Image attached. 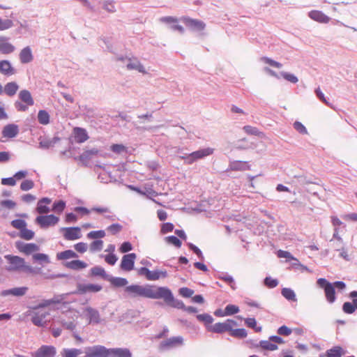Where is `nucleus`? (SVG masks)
Segmentation results:
<instances>
[{"label":"nucleus","mask_w":357,"mask_h":357,"mask_svg":"<svg viewBox=\"0 0 357 357\" xmlns=\"http://www.w3.org/2000/svg\"><path fill=\"white\" fill-rule=\"evenodd\" d=\"M124 292L126 296L130 298L141 297L151 299H160V297H165V298H167L169 296L165 289L151 284H130L125 287Z\"/></svg>","instance_id":"nucleus-1"},{"label":"nucleus","mask_w":357,"mask_h":357,"mask_svg":"<svg viewBox=\"0 0 357 357\" xmlns=\"http://www.w3.org/2000/svg\"><path fill=\"white\" fill-rule=\"evenodd\" d=\"M6 258L10 264V266L7 268V270L9 271H22L32 274H39L41 273L40 268H36L26 265L24 259L20 257L7 255Z\"/></svg>","instance_id":"nucleus-2"},{"label":"nucleus","mask_w":357,"mask_h":357,"mask_svg":"<svg viewBox=\"0 0 357 357\" xmlns=\"http://www.w3.org/2000/svg\"><path fill=\"white\" fill-rule=\"evenodd\" d=\"M18 100L14 102L15 108L18 112H26L29 107L34 105V100L29 90H21L18 93Z\"/></svg>","instance_id":"nucleus-3"},{"label":"nucleus","mask_w":357,"mask_h":357,"mask_svg":"<svg viewBox=\"0 0 357 357\" xmlns=\"http://www.w3.org/2000/svg\"><path fill=\"white\" fill-rule=\"evenodd\" d=\"M183 344L184 339L182 336H173L160 342L158 345V349L161 351H169L182 347Z\"/></svg>","instance_id":"nucleus-4"},{"label":"nucleus","mask_w":357,"mask_h":357,"mask_svg":"<svg viewBox=\"0 0 357 357\" xmlns=\"http://www.w3.org/2000/svg\"><path fill=\"white\" fill-rule=\"evenodd\" d=\"M50 313L46 311L39 310H29V315L31 316V321L36 326L38 327H46L47 321L45 319L48 316Z\"/></svg>","instance_id":"nucleus-5"},{"label":"nucleus","mask_w":357,"mask_h":357,"mask_svg":"<svg viewBox=\"0 0 357 357\" xmlns=\"http://www.w3.org/2000/svg\"><path fill=\"white\" fill-rule=\"evenodd\" d=\"M109 349L102 345H94L85 349L84 357H109Z\"/></svg>","instance_id":"nucleus-6"},{"label":"nucleus","mask_w":357,"mask_h":357,"mask_svg":"<svg viewBox=\"0 0 357 357\" xmlns=\"http://www.w3.org/2000/svg\"><path fill=\"white\" fill-rule=\"evenodd\" d=\"M70 294V293L56 295L51 299L43 300L41 303H40L37 305L31 307V310H39L40 308L47 307L52 304H60V303L65 304L66 302L64 301L66 298L67 296L69 295Z\"/></svg>","instance_id":"nucleus-7"},{"label":"nucleus","mask_w":357,"mask_h":357,"mask_svg":"<svg viewBox=\"0 0 357 357\" xmlns=\"http://www.w3.org/2000/svg\"><path fill=\"white\" fill-rule=\"evenodd\" d=\"M59 221V218L53 215H39L36 218V222L43 229L48 228L49 227L54 226Z\"/></svg>","instance_id":"nucleus-8"},{"label":"nucleus","mask_w":357,"mask_h":357,"mask_svg":"<svg viewBox=\"0 0 357 357\" xmlns=\"http://www.w3.org/2000/svg\"><path fill=\"white\" fill-rule=\"evenodd\" d=\"M181 20L185 24L187 27L193 31H203L206 27V24L203 21L197 19H192L188 16L182 17Z\"/></svg>","instance_id":"nucleus-9"},{"label":"nucleus","mask_w":357,"mask_h":357,"mask_svg":"<svg viewBox=\"0 0 357 357\" xmlns=\"http://www.w3.org/2000/svg\"><path fill=\"white\" fill-rule=\"evenodd\" d=\"M231 326H237V323L233 319H228L223 323H215L211 327V331L215 333H222L226 331L229 332Z\"/></svg>","instance_id":"nucleus-10"},{"label":"nucleus","mask_w":357,"mask_h":357,"mask_svg":"<svg viewBox=\"0 0 357 357\" xmlns=\"http://www.w3.org/2000/svg\"><path fill=\"white\" fill-rule=\"evenodd\" d=\"M136 258L137 255L135 253L124 255L121 259L120 268L127 272L132 271L134 268Z\"/></svg>","instance_id":"nucleus-11"},{"label":"nucleus","mask_w":357,"mask_h":357,"mask_svg":"<svg viewBox=\"0 0 357 357\" xmlns=\"http://www.w3.org/2000/svg\"><path fill=\"white\" fill-rule=\"evenodd\" d=\"M84 313L89 324H99L101 322L100 314L98 310L88 306L84 309Z\"/></svg>","instance_id":"nucleus-12"},{"label":"nucleus","mask_w":357,"mask_h":357,"mask_svg":"<svg viewBox=\"0 0 357 357\" xmlns=\"http://www.w3.org/2000/svg\"><path fill=\"white\" fill-rule=\"evenodd\" d=\"M167 291V294L169 295L168 298H165V297H160V299H163L165 303L168 305H170L173 307L177 309H181L184 310L185 305L183 301L180 300L175 299L172 291L167 287H162Z\"/></svg>","instance_id":"nucleus-13"},{"label":"nucleus","mask_w":357,"mask_h":357,"mask_svg":"<svg viewBox=\"0 0 357 357\" xmlns=\"http://www.w3.org/2000/svg\"><path fill=\"white\" fill-rule=\"evenodd\" d=\"M55 355L56 349L54 346L43 345L32 354V357H54Z\"/></svg>","instance_id":"nucleus-14"},{"label":"nucleus","mask_w":357,"mask_h":357,"mask_svg":"<svg viewBox=\"0 0 357 357\" xmlns=\"http://www.w3.org/2000/svg\"><path fill=\"white\" fill-rule=\"evenodd\" d=\"M65 232L63 237L68 241H74L82 237L81 229L79 227H70L61 228Z\"/></svg>","instance_id":"nucleus-15"},{"label":"nucleus","mask_w":357,"mask_h":357,"mask_svg":"<svg viewBox=\"0 0 357 357\" xmlns=\"http://www.w3.org/2000/svg\"><path fill=\"white\" fill-rule=\"evenodd\" d=\"M96 155L103 156L102 153H100L98 149L93 148L90 150H86L84 151L79 156V160L82 163L84 166L89 167V160Z\"/></svg>","instance_id":"nucleus-16"},{"label":"nucleus","mask_w":357,"mask_h":357,"mask_svg":"<svg viewBox=\"0 0 357 357\" xmlns=\"http://www.w3.org/2000/svg\"><path fill=\"white\" fill-rule=\"evenodd\" d=\"M214 149L212 148H204L190 153V162L193 164L198 160L202 159L205 157L211 155L213 153Z\"/></svg>","instance_id":"nucleus-17"},{"label":"nucleus","mask_w":357,"mask_h":357,"mask_svg":"<svg viewBox=\"0 0 357 357\" xmlns=\"http://www.w3.org/2000/svg\"><path fill=\"white\" fill-rule=\"evenodd\" d=\"M102 287L95 284H78L77 289L72 294H84L86 292H98Z\"/></svg>","instance_id":"nucleus-18"},{"label":"nucleus","mask_w":357,"mask_h":357,"mask_svg":"<svg viewBox=\"0 0 357 357\" xmlns=\"http://www.w3.org/2000/svg\"><path fill=\"white\" fill-rule=\"evenodd\" d=\"M16 248L20 251L26 254V255H29L34 252L38 251L40 250V247L36 243H25L22 241H17L15 243Z\"/></svg>","instance_id":"nucleus-19"},{"label":"nucleus","mask_w":357,"mask_h":357,"mask_svg":"<svg viewBox=\"0 0 357 357\" xmlns=\"http://www.w3.org/2000/svg\"><path fill=\"white\" fill-rule=\"evenodd\" d=\"M15 47L10 42V38L4 36H0V53L10 54L14 52Z\"/></svg>","instance_id":"nucleus-20"},{"label":"nucleus","mask_w":357,"mask_h":357,"mask_svg":"<svg viewBox=\"0 0 357 357\" xmlns=\"http://www.w3.org/2000/svg\"><path fill=\"white\" fill-rule=\"evenodd\" d=\"M17 73L15 68L12 66L8 60L0 61V73L9 77L15 75Z\"/></svg>","instance_id":"nucleus-21"},{"label":"nucleus","mask_w":357,"mask_h":357,"mask_svg":"<svg viewBox=\"0 0 357 357\" xmlns=\"http://www.w3.org/2000/svg\"><path fill=\"white\" fill-rule=\"evenodd\" d=\"M308 17L314 21L319 23L326 24L329 22L330 17L325 15L322 11L313 10L308 13Z\"/></svg>","instance_id":"nucleus-22"},{"label":"nucleus","mask_w":357,"mask_h":357,"mask_svg":"<svg viewBox=\"0 0 357 357\" xmlns=\"http://www.w3.org/2000/svg\"><path fill=\"white\" fill-rule=\"evenodd\" d=\"M21 63L26 64L31 62L33 59L31 49L29 46L24 47L19 54Z\"/></svg>","instance_id":"nucleus-23"},{"label":"nucleus","mask_w":357,"mask_h":357,"mask_svg":"<svg viewBox=\"0 0 357 357\" xmlns=\"http://www.w3.org/2000/svg\"><path fill=\"white\" fill-rule=\"evenodd\" d=\"M28 290L26 287H15L9 289L3 290L1 292V295L2 296H7L9 295H13L15 296H24Z\"/></svg>","instance_id":"nucleus-24"},{"label":"nucleus","mask_w":357,"mask_h":357,"mask_svg":"<svg viewBox=\"0 0 357 357\" xmlns=\"http://www.w3.org/2000/svg\"><path fill=\"white\" fill-rule=\"evenodd\" d=\"M19 132L18 126L16 124H8L4 126L2 130V135L4 137L13 138L17 135Z\"/></svg>","instance_id":"nucleus-25"},{"label":"nucleus","mask_w":357,"mask_h":357,"mask_svg":"<svg viewBox=\"0 0 357 357\" xmlns=\"http://www.w3.org/2000/svg\"><path fill=\"white\" fill-rule=\"evenodd\" d=\"M109 357H132V353L128 348H109Z\"/></svg>","instance_id":"nucleus-26"},{"label":"nucleus","mask_w":357,"mask_h":357,"mask_svg":"<svg viewBox=\"0 0 357 357\" xmlns=\"http://www.w3.org/2000/svg\"><path fill=\"white\" fill-rule=\"evenodd\" d=\"M126 65L128 70H136L138 72L143 73L146 72L144 66L136 58L133 59L128 58Z\"/></svg>","instance_id":"nucleus-27"},{"label":"nucleus","mask_w":357,"mask_h":357,"mask_svg":"<svg viewBox=\"0 0 357 357\" xmlns=\"http://www.w3.org/2000/svg\"><path fill=\"white\" fill-rule=\"evenodd\" d=\"M73 132L77 143H84L89 139L88 134L84 128L76 127L74 128Z\"/></svg>","instance_id":"nucleus-28"},{"label":"nucleus","mask_w":357,"mask_h":357,"mask_svg":"<svg viewBox=\"0 0 357 357\" xmlns=\"http://www.w3.org/2000/svg\"><path fill=\"white\" fill-rule=\"evenodd\" d=\"M19 87L16 82H8L3 87V93L9 97H13L17 93Z\"/></svg>","instance_id":"nucleus-29"},{"label":"nucleus","mask_w":357,"mask_h":357,"mask_svg":"<svg viewBox=\"0 0 357 357\" xmlns=\"http://www.w3.org/2000/svg\"><path fill=\"white\" fill-rule=\"evenodd\" d=\"M51 199L48 197H43L40 199L37 204L36 211L40 214L47 213L50 211V208L44 204H50Z\"/></svg>","instance_id":"nucleus-30"},{"label":"nucleus","mask_w":357,"mask_h":357,"mask_svg":"<svg viewBox=\"0 0 357 357\" xmlns=\"http://www.w3.org/2000/svg\"><path fill=\"white\" fill-rule=\"evenodd\" d=\"M107 280L111 283V284L114 287H126L128 281L126 278H120V277H113L109 276Z\"/></svg>","instance_id":"nucleus-31"},{"label":"nucleus","mask_w":357,"mask_h":357,"mask_svg":"<svg viewBox=\"0 0 357 357\" xmlns=\"http://www.w3.org/2000/svg\"><path fill=\"white\" fill-rule=\"evenodd\" d=\"M66 266L72 270H81L87 266L86 263L81 260H73L66 263Z\"/></svg>","instance_id":"nucleus-32"},{"label":"nucleus","mask_w":357,"mask_h":357,"mask_svg":"<svg viewBox=\"0 0 357 357\" xmlns=\"http://www.w3.org/2000/svg\"><path fill=\"white\" fill-rule=\"evenodd\" d=\"M250 169V166L246 162L233 161L229 165V169L233 171H243Z\"/></svg>","instance_id":"nucleus-33"},{"label":"nucleus","mask_w":357,"mask_h":357,"mask_svg":"<svg viewBox=\"0 0 357 357\" xmlns=\"http://www.w3.org/2000/svg\"><path fill=\"white\" fill-rule=\"evenodd\" d=\"M324 292L327 301L329 303H333L336 300L335 290L333 284H328L326 289H324Z\"/></svg>","instance_id":"nucleus-34"},{"label":"nucleus","mask_w":357,"mask_h":357,"mask_svg":"<svg viewBox=\"0 0 357 357\" xmlns=\"http://www.w3.org/2000/svg\"><path fill=\"white\" fill-rule=\"evenodd\" d=\"M90 272H91V275L92 276H93V277L100 276L106 280H107V279L109 278V275H107L106 273L105 269L100 266H96L93 267L92 268H91Z\"/></svg>","instance_id":"nucleus-35"},{"label":"nucleus","mask_w":357,"mask_h":357,"mask_svg":"<svg viewBox=\"0 0 357 357\" xmlns=\"http://www.w3.org/2000/svg\"><path fill=\"white\" fill-rule=\"evenodd\" d=\"M217 278L227 282L233 290L236 289V285L234 278L228 275L227 273H221L218 274Z\"/></svg>","instance_id":"nucleus-36"},{"label":"nucleus","mask_w":357,"mask_h":357,"mask_svg":"<svg viewBox=\"0 0 357 357\" xmlns=\"http://www.w3.org/2000/svg\"><path fill=\"white\" fill-rule=\"evenodd\" d=\"M60 140L59 137H54L52 139H43L40 141L39 145L42 149H49L54 146Z\"/></svg>","instance_id":"nucleus-37"},{"label":"nucleus","mask_w":357,"mask_h":357,"mask_svg":"<svg viewBox=\"0 0 357 357\" xmlns=\"http://www.w3.org/2000/svg\"><path fill=\"white\" fill-rule=\"evenodd\" d=\"M234 326H231V330L229 331V335L234 337L243 339L247 337L248 333L245 328H236L234 329Z\"/></svg>","instance_id":"nucleus-38"},{"label":"nucleus","mask_w":357,"mask_h":357,"mask_svg":"<svg viewBox=\"0 0 357 357\" xmlns=\"http://www.w3.org/2000/svg\"><path fill=\"white\" fill-rule=\"evenodd\" d=\"M343 349L340 346H335L326 351V357H342Z\"/></svg>","instance_id":"nucleus-39"},{"label":"nucleus","mask_w":357,"mask_h":357,"mask_svg":"<svg viewBox=\"0 0 357 357\" xmlns=\"http://www.w3.org/2000/svg\"><path fill=\"white\" fill-rule=\"evenodd\" d=\"M38 121L42 125H47L50 121L49 113L44 109L39 110L38 113Z\"/></svg>","instance_id":"nucleus-40"},{"label":"nucleus","mask_w":357,"mask_h":357,"mask_svg":"<svg viewBox=\"0 0 357 357\" xmlns=\"http://www.w3.org/2000/svg\"><path fill=\"white\" fill-rule=\"evenodd\" d=\"M78 255L76 252H75L72 250H67L63 252H61L57 254L56 257L59 260H64L68 259L70 258H75L77 257Z\"/></svg>","instance_id":"nucleus-41"},{"label":"nucleus","mask_w":357,"mask_h":357,"mask_svg":"<svg viewBox=\"0 0 357 357\" xmlns=\"http://www.w3.org/2000/svg\"><path fill=\"white\" fill-rule=\"evenodd\" d=\"M255 346H260L262 349L268 351H275L278 349V347L276 344L272 343L268 340H261L259 344H255Z\"/></svg>","instance_id":"nucleus-42"},{"label":"nucleus","mask_w":357,"mask_h":357,"mask_svg":"<svg viewBox=\"0 0 357 357\" xmlns=\"http://www.w3.org/2000/svg\"><path fill=\"white\" fill-rule=\"evenodd\" d=\"M168 276L166 271L154 270L151 271L150 275V281L159 280L160 278H165Z\"/></svg>","instance_id":"nucleus-43"},{"label":"nucleus","mask_w":357,"mask_h":357,"mask_svg":"<svg viewBox=\"0 0 357 357\" xmlns=\"http://www.w3.org/2000/svg\"><path fill=\"white\" fill-rule=\"evenodd\" d=\"M82 353V351L79 349H63L62 351L63 357H77Z\"/></svg>","instance_id":"nucleus-44"},{"label":"nucleus","mask_w":357,"mask_h":357,"mask_svg":"<svg viewBox=\"0 0 357 357\" xmlns=\"http://www.w3.org/2000/svg\"><path fill=\"white\" fill-rule=\"evenodd\" d=\"M282 295L288 301H296V296L295 292L290 288H283L282 289Z\"/></svg>","instance_id":"nucleus-45"},{"label":"nucleus","mask_w":357,"mask_h":357,"mask_svg":"<svg viewBox=\"0 0 357 357\" xmlns=\"http://www.w3.org/2000/svg\"><path fill=\"white\" fill-rule=\"evenodd\" d=\"M245 324L252 329L255 330V332H261V326H257V321L255 318H246L245 319Z\"/></svg>","instance_id":"nucleus-46"},{"label":"nucleus","mask_w":357,"mask_h":357,"mask_svg":"<svg viewBox=\"0 0 357 357\" xmlns=\"http://www.w3.org/2000/svg\"><path fill=\"white\" fill-rule=\"evenodd\" d=\"M102 8L104 10L110 13L116 12L115 1L113 0H106L103 2Z\"/></svg>","instance_id":"nucleus-47"},{"label":"nucleus","mask_w":357,"mask_h":357,"mask_svg":"<svg viewBox=\"0 0 357 357\" xmlns=\"http://www.w3.org/2000/svg\"><path fill=\"white\" fill-rule=\"evenodd\" d=\"M33 260L34 261H38L40 264L50 263V259H49L48 255L46 254H44V253H36V254L33 255Z\"/></svg>","instance_id":"nucleus-48"},{"label":"nucleus","mask_w":357,"mask_h":357,"mask_svg":"<svg viewBox=\"0 0 357 357\" xmlns=\"http://www.w3.org/2000/svg\"><path fill=\"white\" fill-rule=\"evenodd\" d=\"M34 232L27 229L26 227H24L20 231V236L25 240H31L34 237Z\"/></svg>","instance_id":"nucleus-49"},{"label":"nucleus","mask_w":357,"mask_h":357,"mask_svg":"<svg viewBox=\"0 0 357 357\" xmlns=\"http://www.w3.org/2000/svg\"><path fill=\"white\" fill-rule=\"evenodd\" d=\"M103 247V241L100 239L93 241L90 244V250L92 252L100 251Z\"/></svg>","instance_id":"nucleus-50"},{"label":"nucleus","mask_w":357,"mask_h":357,"mask_svg":"<svg viewBox=\"0 0 357 357\" xmlns=\"http://www.w3.org/2000/svg\"><path fill=\"white\" fill-rule=\"evenodd\" d=\"M280 75L285 80H287L291 83L296 84L298 82V77L292 73L282 71V72H280Z\"/></svg>","instance_id":"nucleus-51"},{"label":"nucleus","mask_w":357,"mask_h":357,"mask_svg":"<svg viewBox=\"0 0 357 357\" xmlns=\"http://www.w3.org/2000/svg\"><path fill=\"white\" fill-rule=\"evenodd\" d=\"M105 235V231L104 230L100 229L90 231L89 233H88L87 237L89 238L97 240L98 238H104Z\"/></svg>","instance_id":"nucleus-52"},{"label":"nucleus","mask_w":357,"mask_h":357,"mask_svg":"<svg viewBox=\"0 0 357 357\" xmlns=\"http://www.w3.org/2000/svg\"><path fill=\"white\" fill-rule=\"evenodd\" d=\"M261 60L266 63L270 65L271 66L277 68H281L282 67V64L278 61H276L268 56H263L261 58Z\"/></svg>","instance_id":"nucleus-53"},{"label":"nucleus","mask_w":357,"mask_h":357,"mask_svg":"<svg viewBox=\"0 0 357 357\" xmlns=\"http://www.w3.org/2000/svg\"><path fill=\"white\" fill-rule=\"evenodd\" d=\"M123 229V226L119 223H114L107 227V231L112 235H116Z\"/></svg>","instance_id":"nucleus-54"},{"label":"nucleus","mask_w":357,"mask_h":357,"mask_svg":"<svg viewBox=\"0 0 357 357\" xmlns=\"http://www.w3.org/2000/svg\"><path fill=\"white\" fill-rule=\"evenodd\" d=\"M66 207V202L63 200L54 202L52 206V210L56 212L61 213L63 211Z\"/></svg>","instance_id":"nucleus-55"},{"label":"nucleus","mask_w":357,"mask_h":357,"mask_svg":"<svg viewBox=\"0 0 357 357\" xmlns=\"http://www.w3.org/2000/svg\"><path fill=\"white\" fill-rule=\"evenodd\" d=\"M239 312V307L235 305H227L224 310V314H226L227 316L233 315Z\"/></svg>","instance_id":"nucleus-56"},{"label":"nucleus","mask_w":357,"mask_h":357,"mask_svg":"<svg viewBox=\"0 0 357 357\" xmlns=\"http://www.w3.org/2000/svg\"><path fill=\"white\" fill-rule=\"evenodd\" d=\"M13 26V22L11 20H3L0 17V31L7 30Z\"/></svg>","instance_id":"nucleus-57"},{"label":"nucleus","mask_w":357,"mask_h":357,"mask_svg":"<svg viewBox=\"0 0 357 357\" xmlns=\"http://www.w3.org/2000/svg\"><path fill=\"white\" fill-rule=\"evenodd\" d=\"M11 225L20 230V231L25 227H26V222L25 220L22 219H15L11 221Z\"/></svg>","instance_id":"nucleus-58"},{"label":"nucleus","mask_w":357,"mask_h":357,"mask_svg":"<svg viewBox=\"0 0 357 357\" xmlns=\"http://www.w3.org/2000/svg\"><path fill=\"white\" fill-rule=\"evenodd\" d=\"M165 240L167 243L172 244L176 248H180L182 244L181 240L175 236H167L165 237Z\"/></svg>","instance_id":"nucleus-59"},{"label":"nucleus","mask_w":357,"mask_h":357,"mask_svg":"<svg viewBox=\"0 0 357 357\" xmlns=\"http://www.w3.org/2000/svg\"><path fill=\"white\" fill-rule=\"evenodd\" d=\"M197 319L199 321L204 322L206 324H211L213 321V318L207 313L197 315Z\"/></svg>","instance_id":"nucleus-60"},{"label":"nucleus","mask_w":357,"mask_h":357,"mask_svg":"<svg viewBox=\"0 0 357 357\" xmlns=\"http://www.w3.org/2000/svg\"><path fill=\"white\" fill-rule=\"evenodd\" d=\"M34 187V183L32 180L26 179L20 184V189L23 191H28Z\"/></svg>","instance_id":"nucleus-61"},{"label":"nucleus","mask_w":357,"mask_h":357,"mask_svg":"<svg viewBox=\"0 0 357 357\" xmlns=\"http://www.w3.org/2000/svg\"><path fill=\"white\" fill-rule=\"evenodd\" d=\"M342 310L346 314H352L355 312V304L353 302H345L342 305Z\"/></svg>","instance_id":"nucleus-62"},{"label":"nucleus","mask_w":357,"mask_h":357,"mask_svg":"<svg viewBox=\"0 0 357 357\" xmlns=\"http://www.w3.org/2000/svg\"><path fill=\"white\" fill-rule=\"evenodd\" d=\"M315 94L316 96H317V98L321 101L323 102L324 104H326L327 106L333 108V105L331 102H329L328 101H327V100L326 99L325 96H324V94L323 93V92L321 91V90L320 89L319 87L315 89Z\"/></svg>","instance_id":"nucleus-63"},{"label":"nucleus","mask_w":357,"mask_h":357,"mask_svg":"<svg viewBox=\"0 0 357 357\" xmlns=\"http://www.w3.org/2000/svg\"><path fill=\"white\" fill-rule=\"evenodd\" d=\"M264 285L268 288H274L278 284L277 279H273L271 277H266L264 280Z\"/></svg>","instance_id":"nucleus-64"}]
</instances>
